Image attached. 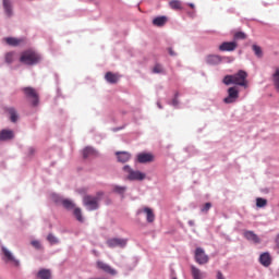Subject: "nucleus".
I'll return each instance as SVG.
<instances>
[{
	"label": "nucleus",
	"instance_id": "11",
	"mask_svg": "<svg viewBox=\"0 0 279 279\" xmlns=\"http://www.w3.org/2000/svg\"><path fill=\"white\" fill-rule=\"evenodd\" d=\"M141 213H145L148 223H154V221H156V215L154 214V210H151V208L144 207L143 209H140L137 211V215H141Z\"/></svg>",
	"mask_w": 279,
	"mask_h": 279
},
{
	"label": "nucleus",
	"instance_id": "28",
	"mask_svg": "<svg viewBox=\"0 0 279 279\" xmlns=\"http://www.w3.org/2000/svg\"><path fill=\"white\" fill-rule=\"evenodd\" d=\"M171 10H182V2L179 0H172L169 2Z\"/></svg>",
	"mask_w": 279,
	"mask_h": 279
},
{
	"label": "nucleus",
	"instance_id": "15",
	"mask_svg": "<svg viewBox=\"0 0 279 279\" xmlns=\"http://www.w3.org/2000/svg\"><path fill=\"white\" fill-rule=\"evenodd\" d=\"M259 263L263 265V267H269L271 265V255L269 253H263L259 256Z\"/></svg>",
	"mask_w": 279,
	"mask_h": 279
},
{
	"label": "nucleus",
	"instance_id": "7",
	"mask_svg": "<svg viewBox=\"0 0 279 279\" xmlns=\"http://www.w3.org/2000/svg\"><path fill=\"white\" fill-rule=\"evenodd\" d=\"M209 260H210V258L208 257L206 252H204V248L197 247L195 250V262L198 265H206V264H208Z\"/></svg>",
	"mask_w": 279,
	"mask_h": 279
},
{
	"label": "nucleus",
	"instance_id": "5",
	"mask_svg": "<svg viewBox=\"0 0 279 279\" xmlns=\"http://www.w3.org/2000/svg\"><path fill=\"white\" fill-rule=\"evenodd\" d=\"M22 90H23L25 97H27V99H32L33 106H38V101H39L38 92H36L35 88L24 87Z\"/></svg>",
	"mask_w": 279,
	"mask_h": 279
},
{
	"label": "nucleus",
	"instance_id": "6",
	"mask_svg": "<svg viewBox=\"0 0 279 279\" xmlns=\"http://www.w3.org/2000/svg\"><path fill=\"white\" fill-rule=\"evenodd\" d=\"M239 99V88L236 86L228 88V96L223 98L225 104H236Z\"/></svg>",
	"mask_w": 279,
	"mask_h": 279
},
{
	"label": "nucleus",
	"instance_id": "3",
	"mask_svg": "<svg viewBox=\"0 0 279 279\" xmlns=\"http://www.w3.org/2000/svg\"><path fill=\"white\" fill-rule=\"evenodd\" d=\"M123 171L128 173V180L143 181L146 178L145 173L138 170H133L132 168H130V166H124Z\"/></svg>",
	"mask_w": 279,
	"mask_h": 279
},
{
	"label": "nucleus",
	"instance_id": "45",
	"mask_svg": "<svg viewBox=\"0 0 279 279\" xmlns=\"http://www.w3.org/2000/svg\"><path fill=\"white\" fill-rule=\"evenodd\" d=\"M189 5L192 8V10H193V8H195V4H193V3H189Z\"/></svg>",
	"mask_w": 279,
	"mask_h": 279
},
{
	"label": "nucleus",
	"instance_id": "2",
	"mask_svg": "<svg viewBox=\"0 0 279 279\" xmlns=\"http://www.w3.org/2000/svg\"><path fill=\"white\" fill-rule=\"evenodd\" d=\"M40 60H41L40 54H38L36 51H33V50L24 51L20 58V61L23 64H27L28 66L38 64Z\"/></svg>",
	"mask_w": 279,
	"mask_h": 279
},
{
	"label": "nucleus",
	"instance_id": "39",
	"mask_svg": "<svg viewBox=\"0 0 279 279\" xmlns=\"http://www.w3.org/2000/svg\"><path fill=\"white\" fill-rule=\"evenodd\" d=\"M31 245L35 247V250H41L43 245H40V242L38 240H34L31 242Z\"/></svg>",
	"mask_w": 279,
	"mask_h": 279
},
{
	"label": "nucleus",
	"instance_id": "8",
	"mask_svg": "<svg viewBox=\"0 0 279 279\" xmlns=\"http://www.w3.org/2000/svg\"><path fill=\"white\" fill-rule=\"evenodd\" d=\"M108 247L114 248V247H125L128 245V239H121V238H111L107 240Z\"/></svg>",
	"mask_w": 279,
	"mask_h": 279
},
{
	"label": "nucleus",
	"instance_id": "38",
	"mask_svg": "<svg viewBox=\"0 0 279 279\" xmlns=\"http://www.w3.org/2000/svg\"><path fill=\"white\" fill-rule=\"evenodd\" d=\"M210 208H213V204L206 203V204L201 208V210H202L203 213H208V211L210 210Z\"/></svg>",
	"mask_w": 279,
	"mask_h": 279
},
{
	"label": "nucleus",
	"instance_id": "43",
	"mask_svg": "<svg viewBox=\"0 0 279 279\" xmlns=\"http://www.w3.org/2000/svg\"><path fill=\"white\" fill-rule=\"evenodd\" d=\"M168 51H169V54H170V56H175V53H174V51H173V48H169Z\"/></svg>",
	"mask_w": 279,
	"mask_h": 279
},
{
	"label": "nucleus",
	"instance_id": "41",
	"mask_svg": "<svg viewBox=\"0 0 279 279\" xmlns=\"http://www.w3.org/2000/svg\"><path fill=\"white\" fill-rule=\"evenodd\" d=\"M172 106H178V94H175V97L172 100Z\"/></svg>",
	"mask_w": 279,
	"mask_h": 279
},
{
	"label": "nucleus",
	"instance_id": "19",
	"mask_svg": "<svg viewBox=\"0 0 279 279\" xmlns=\"http://www.w3.org/2000/svg\"><path fill=\"white\" fill-rule=\"evenodd\" d=\"M167 16L162 15V16H157L153 20V25H155V27H165V25H167Z\"/></svg>",
	"mask_w": 279,
	"mask_h": 279
},
{
	"label": "nucleus",
	"instance_id": "17",
	"mask_svg": "<svg viewBox=\"0 0 279 279\" xmlns=\"http://www.w3.org/2000/svg\"><path fill=\"white\" fill-rule=\"evenodd\" d=\"M12 138H14V131L2 130L0 132V141H12Z\"/></svg>",
	"mask_w": 279,
	"mask_h": 279
},
{
	"label": "nucleus",
	"instance_id": "35",
	"mask_svg": "<svg viewBox=\"0 0 279 279\" xmlns=\"http://www.w3.org/2000/svg\"><path fill=\"white\" fill-rule=\"evenodd\" d=\"M47 241L50 242V245H56L58 244V238H56L53 234H48L47 236Z\"/></svg>",
	"mask_w": 279,
	"mask_h": 279
},
{
	"label": "nucleus",
	"instance_id": "18",
	"mask_svg": "<svg viewBox=\"0 0 279 279\" xmlns=\"http://www.w3.org/2000/svg\"><path fill=\"white\" fill-rule=\"evenodd\" d=\"M116 156L118 158V162H128L132 158V155L128 151H117Z\"/></svg>",
	"mask_w": 279,
	"mask_h": 279
},
{
	"label": "nucleus",
	"instance_id": "10",
	"mask_svg": "<svg viewBox=\"0 0 279 279\" xmlns=\"http://www.w3.org/2000/svg\"><path fill=\"white\" fill-rule=\"evenodd\" d=\"M96 265H97V268L101 269V271H105V274H110V276H117V271L114 270V268L110 267V265L101 260H98Z\"/></svg>",
	"mask_w": 279,
	"mask_h": 279
},
{
	"label": "nucleus",
	"instance_id": "20",
	"mask_svg": "<svg viewBox=\"0 0 279 279\" xmlns=\"http://www.w3.org/2000/svg\"><path fill=\"white\" fill-rule=\"evenodd\" d=\"M207 64H221V57L219 54H209L206 58Z\"/></svg>",
	"mask_w": 279,
	"mask_h": 279
},
{
	"label": "nucleus",
	"instance_id": "1",
	"mask_svg": "<svg viewBox=\"0 0 279 279\" xmlns=\"http://www.w3.org/2000/svg\"><path fill=\"white\" fill-rule=\"evenodd\" d=\"M222 84L226 86H230V84H234L235 86H242L243 88H247L250 83L247 82V72L240 70L235 74L226 75L222 80Z\"/></svg>",
	"mask_w": 279,
	"mask_h": 279
},
{
	"label": "nucleus",
	"instance_id": "37",
	"mask_svg": "<svg viewBox=\"0 0 279 279\" xmlns=\"http://www.w3.org/2000/svg\"><path fill=\"white\" fill-rule=\"evenodd\" d=\"M162 71H163V69L160 63H157L153 69V73H162Z\"/></svg>",
	"mask_w": 279,
	"mask_h": 279
},
{
	"label": "nucleus",
	"instance_id": "44",
	"mask_svg": "<svg viewBox=\"0 0 279 279\" xmlns=\"http://www.w3.org/2000/svg\"><path fill=\"white\" fill-rule=\"evenodd\" d=\"M189 226H195V222L193 220H190Z\"/></svg>",
	"mask_w": 279,
	"mask_h": 279
},
{
	"label": "nucleus",
	"instance_id": "34",
	"mask_svg": "<svg viewBox=\"0 0 279 279\" xmlns=\"http://www.w3.org/2000/svg\"><path fill=\"white\" fill-rule=\"evenodd\" d=\"M74 217L77 219V221H84V218H82V209L75 208L74 209Z\"/></svg>",
	"mask_w": 279,
	"mask_h": 279
},
{
	"label": "nucleus",
	"instance_id": "36",
	"mask_svg": "<svg viewBox=\"0 0 279 279\" xmlns=\"http://www.w3.org/2000/svg\"><path fill=\"white\" fill-rule=\"evenodd\" d=\"M5 62H8V64H12V62H14V52H9L5 54Z\"/></svg>",
	"mask_w": 279,
	"mask_h": 279
},
{
	"label": "nucleus",
	"instance_id": "14",
	"mask_svg": "<svg viewBox=\"0 0 279 279\" xmlns=\"http://www.w3.org/2000/svg\"><path fill=\"white\" fill-rule=\"evenodd\" d=\"M4 14L10 19L13 16L14 11L12 10V0H2Z\"/></svg>",
	"mask_w": 279,
	"mask_h": 279
},
{
	"label": "nucleus",
	"instance_id": "9",
	"mask_svg": "<svg viewBox=\"0 0 279 279\" xmlns=\"http://www.w3.org/2000/svg\"><path fill=\"white\" fill-rule=\"evenodd\" d=\"M2 253H3V262L4 263H12L15 265V267H19L20 262L19 259L14 258V255H12V252H10L5 246H2Z\"/></svg>",
	"mask_w": 279,
	"mask_h": 279
},
{
	"label": "nucleus",
	"instance_id": "22",
	"mask_svg": "<svg viewBox=\"0 0 279 279\" xmlns=\"http://www.w3.org/2000/svg\"><path fill=\"white\" fill-rule=\"evenodd\" d=\"M105 80H107L109 84H117V82H119V75L112 72H107L105 75Z\"/></svg>",
	"mask_w": 279,
	"mask_h": 279
},
{
	"label": "nucleus",
	"instance_id": "33",
	"mask_svg": "<svg viewBox=\"0 0 279 279\" xmlns=\"http://www.w3.org/2000/svg\"><path fill=\"white\" fill-rule=\"evenodd\" d=\"M245 38H247V35H245L243 32H238L234 34L235 40H245Z\"/></svg>",
	"mask_w": 279,
	"mask_h": 279
},
{
	"label": "nucleus",
	"instance_id": "12",
	"mask_svg": "<svg viewBox=\"0 0 279 279\" xmlns=\"http://www.w3.org/2000/svg\"><path fill=\"white\" fill-rule=\"evenodd\" d=\"M137 162L145 165L147 162H154V155L150 153H142L137 155Z\"/></svg>",
	"mask_w": 279,
	"mask_h": 279
},
{
	"label": "nucleus",
	"instance_id": "21",
	"mask_svg": "<svg viewBox=\"0 0 279 279\" xmlns=\"http://www.w3.org/2000/svg\"><path fill=\"white\" fill-rule=\"evenodd\" d=\"M244 236L247 241H252L253 243H260V238H258L253 231H245Z\"/></svg>",
	"mask_w": 279,
	"mask_h": 279
},
{
	"label": "nucleus",
	"instance_id": "30",
	"mask_svg": "<svg viewBox=\"0 0 279 279\" xmlns=\"http://www.w3.org/2000/svg\"><path fill=\"white\" fill-rule=\"evenodd\" d=\"M62 205H63L64 208H66L68 210H72V208H75V204H73V202H71L70 199H64V201H62Z\"/></svg>",
	"mask_w": 279,
	"mask_h": 279
},
{
	"label": "nucleus",
	"instance_id": "31",
	"mask_svg": "<svg viewBox=\"0 0 279 279\" xmlns=\"http://www.w3.org/2000/svg\"><path fill=\"white\" fill-rule=\"evenodd\" d=\"M256 206L257 208H265V206H267V199L265 198H256Z\"/></svg>",
	"mask_w": 279,
	"mask_h": 279
},
{
	"label": "nucleus",
	"instance_id": "27",
	"mask_svg": "<svg viewBox=\"0 0 279 279\" xmlns=\"http://www.w3.org/2000/svg\"><path fill=\"white\" fill-rule=\"evenodd\" d=\"M8 112L10 114V119H11L12 123H16V121H19V114L16 113V109L9 108Z\"/></svg>",
	"mask_w": 279,
	"mask_h": 279
},
{
	"label": "nucleus",
	"instance_id": "26",
	"mask_svg": "<svg viewBox=\"0 0 279 279\" xmlns=\"http://www.w3.org/2000/svg\"><path fill=\"white\" fill-rule=\"evenodd\" d=\"M272 84L277 93H279V68L275 69V73L272 74Z\"/></svg>",
	"mask_w": 279,
	"mask_h": 279
},
{
	"label": "nucleus",
	"instance_id": "13",
	"mask_svg": "<svg viewBox=\"0 0 279 279\" xmlns=\"http://www.w3.org/2000/svg\"><path fill=\"white\" fill-rule=\"evenodd\" d=\"M238 46L236 41H225L219 46V51H234Z\"/></svg>",
	"mask_w": 279,
	"mask_h": 279
},
{
	"label": "nucleus",
	"instance_id": "16",
	"mask_svg": "<svg viewBox=\"0 0 279 279\" xmlns=\"http://www.w3.org/2000/svg\"><path fill=\"white\" fill-rule=\"evenodd\" d=\"M191 274L193 279H204L206 278V272L201 271L199 268L191 266Z\"/></svg>",
	"mask_w": 279,
	"mask_h": 279
},
{
	"label": "nucleus",
	"instance_id": "32",
	"mask_svg": "<svg viewBox=\"0 0 279 279\" xmlns=\"http://www.w3.org/2000/svg\"><path fill=\"white\" fill-rule=\"evenodd\" d=\"M126 191L125 186L116 185L113 186V192L118 193V195H123Z\"/></svg>",
	"mask_w": 279,
	"mask_h": 279
},
{
	"label": "nucleus",
	"instance_id": "40",
	"mask_svg": "<svg viewBox=\"0 0 279 279\" xmlns=\"http://www.w3.org/2000/svg\"><path fill=\"white\" fill-rule=\"evenodd\" d=\"M216 279H226V277L223 276V272H221V270H218L216 272Z\"/></svg>",
	"mask_w": 279,
	"mask_h": 279
},
{
	"label": "nucleus",
	"instance_id": "25",
	"mask_svg": "<svg viewBox=\"0 0 279 279\" xmlns=\"http://www.w3.org/2000/svg\"><path fill=\"white\" fill-rule=\"evenodd\" d=\"M37 278L39 279H51V270L49 269H40L38 272H37Z\"/></svg>",
	"mask_w": 279,
	"mask_h": 279
},
{
	"label": "nucleus",
	"instance_id": "4",
	"mask_svg": "<svg viewBox=\"0 0 279 279\" xmlns=\"http://www.w3.org/2000/svg\"><path fill=\"white\" fill-rule=\"evenodd\" d=\"M83 204L86 206L87 210H97V208H99V197L86 195L83 198Z\"/></svg>",
	"mask_w": 279,
	"mask_h": 279
},
{
	"label": "nucleus",
	"instance_id": "29",
	"mask_svg": "<svg viewBox=\"0 0 279 279\" xmlns=\"http://www.w3.org/2000/svg\"><path fill=\"white\" fill-rule=\"evenodd\" d=\"M252 50L254 51L256 58H263V48H260V46L255 44L252 46Z\"/></svg>",
	"mask_w": 279,
	"mask_h": 279
},
{
	"label": "nucleus",
	"instance_id": "42",
	"mask_svg": "<svg viewBox=\"0 0 279 279\" xmlns=\"http://www.w3.org/2000/svg\"><path fill=\"white\" fill-rule=\"evenodd\" d=\"M35 153H36V149H34V148H29L28 149L29 156H34Z\"/></svg>",
	"mask_w": 279,
	"mask_h": 279
},
{
	"label": "nucleus",
	"instance_id": "23",
	"mask_svg": "<svg viewBox=\"0 0 279 279\" xmlns=\"http://www.w3.org/2000/svg\"><path fill=\"white\" fill-rule=\"evenodd\" d=\"M98 153L95 150V148L87 146L83 149V158H90L93 156H97Z\"/></svg>",
	"mask_w": 279,
	"mask_h": 279
},
{
	"label": "nucleus",
	"instance_id": "24",
	"mask_svg": "<svg viewBox=\"0 0 279 279\" xmlns=\"http://www.w3.org/2000/svg\"><path fill=\"white\" fill-rule=\"evenodd\" d=\"M4 43H7V45H10L11 47H19V45H21V43H23V39H19V38H14V37H7V38H4Z\"/></svg>",
	"mask_w": 279,
	"mask_h": 279
}]
</instances>
